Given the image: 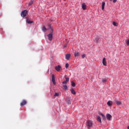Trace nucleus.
I'll return each instance as SVG.
<instances>
[{"label": "nucleus", "instance_id": "f257e3e1", "mask_svg": "<svg viewBox=\"0 0 129 129\" xmlns=\"http://www.w3.org/2000/svg\"><path fill=\"white\" fill-rule=\"evenodd\" d=\"M28 13V11L24 10L21 12V16L23 18L25 17H27V14Z\"/></svg>", "mask_w": 129, "mask_h": 129}, {"label": "nucleus", "instance_id": "f03ea898", "mask_svg": "<svg viewBox=\"0 0 129 129\" xmlns=\"http://www.w3.org/2000/svg\"><path fill=\"white\" fill-rule=\"evenodd\" d=\"M87 125L88 126V128L92 126V122L91 120H87Z\"/></svg>", "mask_w": 129, "mask_h": 129}, {"label": "nucleus", "instance_id": "7ed1b4c3", "mask_svg": "<svg viewBox=\"0 0 129 129\" xmlns=\"http://www.w3.org/2000/svg\"><path fill=\"white\" fill-rule=\"evenodd\" d=\"M48 40L49 41H52L53 40V34L52 33H50L47 35Z\"/></svg>", "mask_w": 129, "mask_h": 129}, {"label": "nucleus", "instance_id": "20e7f679", "mask_svg": "<svg viewBox=\"0 0 129 129\" xmlns=\"http://www.w3.org/2000/svg\"><path fill=\"white\" fill-rule=\"evenodd\" d=\"M102 64L104 66H106L107 65V62H106V59L105 57H104L102 60Z\"/></svg>", "mask_w": 129, "mask_h": 129}, {"label": "nucleus", "instance_id": "39448f33", "mask_svg": "<svg viewBox=\"0 0 129 129\" xmlns=\"http://www.w3.org/2000/svg\"><path fill=\"white\" fill-rule=\"evenodd\" d=\"M27 104V101L26 100H23L22 102L20 103L21 106H24V105H26Z\"/></svg>", "mask_w": 129, "mask_h": 129}, {"label": "nucleus", "instance_id": "423d86ee", "mask_svg": "<svg viewBox=\"0 0 129 129\" xmlns=\"http://www.w3.org/2000/svg\"><path fill=\"white\" fill-rule=\"evenodd\" d=\"M55 69L56 71H57V72H59L61 70V66H56L55 67Z\"/></svg>", "mask_w": 129, "mask_h": 129}, {"label": "nucleus", "instance_id": "0eeeda50", "mask_svg": "<svg viewBox=\"0 0 129 129\" xmlns=\"http://www.w3.org/2000/svg\"><path fill=\"white\" fill-rule=\"evenodd\" d=\"M82 8L83 10H84V11H85V10H86V8H87L86 4H85V3H83L82 4Z\"/></svg>", "mask_w": 129, "mask_h": 129}, {"label": "nucleus", "instance_id": "6e6552de", "mask_svg": "<svg viewBox=\"0 0 129 129\" xmlns=\"http://www.w3.org/2000/svg\"><path fill=\"white\" fill-rule=\"evenodd\" d=\"M106 116L107 119H108V120H110V119L112 117V116H111V115H110V114H107Z\"/></svg>", "mask_w": 129, "mask_h": 129}, {"label": "nucleus", "instance_id": "1a4fd4ad", "mask_svg": "<svg viewBox=\"0 0 129 129\" xmlns=\"http://www.w3.org/2000/svg\"><path fill=\"white\" fill-rule=\"evenodd\" d=\"M52 81L54 85L56 84V82L55 81V76L54 75H52Z\"/></svg>", "mask_w": 129, "mask_h": 129}, {"label": "nucleus", "instance_id": "9d476101", "mask_svg": "<svg viewBox=\"0 0 129 129\" xmlns=\"http://www.w3.org/2000/svg\"><path fill=\"white\" fill-rule=\"evenodd\" d=\"M115 103L117 105H120L121 104V102L120 101H118L117 100H114Z\"/></svg>", "mask_w": 129, "mask_h": 129}, {"label": "nucleus", "instance_id": "9b49d317", "mask_svg": "<svg viewBox=\"0 0 129 129\" xmlns=\"http://www.w3.org/2000/svg\"><path fill=\"white\" fill-rule=\"evenodd\" d=\"M71 57V54H67L66 55V59L67 60H69L70 59V57Z\"/></svg>", "mask_w": 129, "mask_h": 129}, {"label": "nucleus", "instance_id": "f8f14e48", "mask_svg": "<svg viewBox=\"0 0 129 129\" xmlns=\"http://www.w3.org/2000/svg\"><path fill=\"white\" fill-rule=\"evenodd\" d=\"M70 91L72 94H74V95H75V94H76V92H75V91L74 90V89L73 88L71 89Z\"/></svg>", "mask_w": 129, "mask_h": 129}, {"label": "nucleus", "instance_id": "ddd939ff", "mask_svg": "<svg viewBox=\"0 0 129 129\" xmlns=\"http://www.w3.org/2000/svg\"><path fill=\"white\" fill-rule=\"evenodd\" d=\"M107 104H108L109 106H111L112 105V101H108L107 103Z\"/></svg>", "mask_w": 129, "mask_h": 129}, {"label": "nucleus", "instance_id": "4468645a", "mask_svg": "<svg viewBox=\"0 0 129 129\" xmlns=\"http://www.w3.org/2000/svg\"><path fill=\"white\" fill-rule=\"evenodd\" d=\"M104 7H105V2L102 3V10L103 11L104 10Z\"/></svg>", "mask_w": 129, "mask_h": 129}, {"label": "nucleus", "instance_id": "2eb2a0df", "mask_svg": "<svg viewBox=\"0 0 129 129\" xmlns=\"http://www.w3.org/2000/svg\"><path fill=\"white\" fill-rule=\"evenodd\" d=\"M48 27H49V29H50V33H51V34H52V33H53V28H52V26L50 24L48 25Z\"/></svg>", "mask_w": 129, "mask_h": 129}, {"label": "nucleus", "instance_id": "dca6fc26", "mask_svg": "<svg viewBox=\"0 0 129 129\" xmlns=\"http://www.w3.org/2000/svg\"><path fill=\"white\" fill-rule=\"evenodd\" d=\"M97 120L101 123V118L99 116H97Z\"/></svg>", "mask_w": 129, "mask_h": 129}, {"label": "nucleus", "instance_id": "f3484780", "mask_svg": "<svg viewBox=\"0 0 129 129\" xmlns=\"http://www.w3.org/2000/svg\"><path fill=\"white\" fill-rule=\"evenodd\" d=\"M112 25H113V26H114L115 27H117V26H118V23L115 22H113Z\"/></svg>", "mask_w": 129, "mask_h": 129}, {"label": "nucleus", "instance_id": "a211bd4d", "mask_svg": "<svg viewBox=\"0 0 129 129\" xmlns=\"http://www.w3.org/2000/svg\"><path fill=\"white\" fill-rule=\"evenodd\" d=\"M78 56H79V52L78 51L75 52V57H78Z\"/></svg>", "mask_w": 129, "mask_h": 129}, {"label": "nucleus", "instance_id": "6ab92c4d", "mask_svg": "<svg viewBox=\"0 0 129 129\" xmlns=\"http://www.w3.org/2000/svg\"><path fill=\"white\" fill-rule=\"evenodd\" d=\"M62 87H63V89H64V90H67L68 87L66 85H63Z\"/></svg>", "mask_w": 129, "mask_h": 129}, {"label": "nucleus", "instance_id": "aec40b11", "mask_svg": "<svg viewBox=\"0 0 129 129\" xmlns=\"http://www.w3.org/2000/svg\"><path fill=\"white\" fill-rule=\"evenodd\" d=\"M72 86H73V87L76 86V84H75V83L73 81L72 82Z\"/></svg>", "mask_w": 129, "mask_h": 129}, {"label": "nucleus", "instance_id": "412c9836", "mask_svg": "<svg viewBox=\"0 0 129 129\" xmlns=\"http://www.w3.org/2000/svg\"><path fill=\"white\" fill-rule=\"evenodd\" d=\"M67 102H68V103H71V101H70V100L67 98L66 99Z\"/></svg>", "mask_w": 129, "mask_h": 129}, {"label": "nucleus", "instance_id": "4be33fe9", "mask_svg": "<svg viewBox=\"0 0 129 129\" xmlns=\"http://www.w3.org/2000/svg\"><path fill=\"white\" fill-rule=\"evenodd\" d=\"M42 31H43V32H46L47 31V28H46L45 26H43L42 28Z\"/></svg>", "mask_w": 129, "mask_h": 129}, {"label": "nucleus", "instance_id": "5701e85b", "mask_svg": "<svg viewBox=\"0 0 129 129\" xmlns=\"http://www.w3.org/2000/svg\"><path fill=\"white\" fill-rule=\"evenodd\" d=\"M64 78L66 80V81H67L68 82L69 81V78L66 77V76H64Z\"/></svg>", "mask_w": 129, "mask_h": 129}, {"label": "nucleus", "instance_id": "b1692460", "mask_svg": "<svg viewBox=\"0 0 129 129\" xmlns=\"http://www.w3.org/2000/svg\"><path fill=\"white\" fill-rule=\"evenodd\" d=\"M107 80L106 79H102V82H103V83H104L105 82H106Z\"/></svg>", "mask_w": 129, "mask_h": 129}, {"label": "nucleus", "instance_id": "393cba45", "mask_svg": "<svg viewBox=\"0 0 129 129\" xmlns=\"http://www.w3.org/2000/svg\"><path fill=\"white\" fill-rule=\"evenodd\" d=\"M33 1H31L29 2V6H32V5H33Z\"/></svg>", "mask_w": 129, "mask_h": 129}, {"label": "nucleus", "instance_id": "a878e982", "mask_svg": "<svg viewBox=\"0 0 129 129\" xmlns=\"http://www.w3.org/2000/svg\"><path fill=\"white\" fill-rule=\"evenodd\" d=\"M54 96H55V97H56V96H59V93H55Z\"/></svg>", "mask_w": 129, "mask_h": 129}, {"label": "nucleus", "instance_id": "bb28decb", "mask_svg": "<svg viewBox=\"0 0 129 129\" xmlns=\"http://www.w3.org/2000/svg\"><path fill=\"white\" fill-rule=\"evenodd\" d=\"M95 42L96 43H98V42H99V39L98 38H96L95 40Z\"/></svg>", "mask_w": 129, "mask_h": 129}, {"label": "nucleus", "instance_id": "cd10ccee", "mask_svg": "<svg viewBox=\"0 0 129 129\" xmlns=\"http://www.w3.org/2000/svg\"><path fill=\"white\" fill-rule=\"evenodd\" d=\"M69 67V64L66 63V69H68V68Z\"/></svg>", "mask_w": 129, "mask_h": 129}, {"label": "nucleus", "instance_id": "c85d7f7f", "mask_svg": "<svg viewBox=\"0 0 129 129\" xmlns=\"http://www.w3.org/2000/svg\"><path fill=\"white\" fill-rule=\"evenodd\" d=\"M27 24H33V21H27Z\"/></svg>", "mask_w": 129, "mask_h": 129}, {"label": "nucleus", "instance_id": "c756f323", "mask_svg": "<svg viewBox=\"0 0 129 129\" xmlns=\"http://www.w3.org/2000/svg\"><path fill=\"white\" fill-rule=\"evenodd\" d=\"M67 83H68V82H67L66 81H64L63 82H62V84H67Z\"/></svg>", "mask_w": 129, "mask_h": 129}, {"label": "nucleus", "instance_id": "7c9ffc66", "mask_svg": "<svg viewBox=\"0 0 129 129\" xmlns=\"http://www.w3.org/2000/svg\"><path fill=\"white\" fill-rule=\"evenodd\" d=\"M126 44L127 46H129V39L126 41Z\"/></svg>", "mask_w": 129, "mask_h": 129}, {"label": "nucleus", "instance_id": "2f4dec72", "mask_svg": "<svg viewBox=\"0 0 129 129\" xmlns=\"http://www.w3.org/2000/svg\"><path fill=\"white\" fill-rule=\"evenodd\" d=\"M102 116L103 117V119L104 120V119H105V115H104V114H102Z\"/></svg>", "mask_w": 129, "mask_h": 129}, {"label": "nucleus", "instance_id": "473e14b6", "mask_svg": "<svg viewBox=\"0 0 129 129\" xmlns=\"http://www.w3.org/2000/svg\"><path fill=\"white\" fill-rule=\"evenodd\" d=\"M111 2V1H113V3H115L117 1V0H110Z\"/></svg>", "mask_w": 129, "mask_h": 129}, {"label": "nucleus", "instance_id": "72a5a7b5", "mask_svg": "<svg viewBox=\"0 0 129 129\" xmlns=\"http://www.w3.org/2000/svg\"><path fill=\"white\" fill-rule=\"evenodd\" d=\"M82 58H85V54H83L82 55Z\"/></svg>", "mask_w": 129, "mask_h": 129}, {"label": "nucleus", "instance_id": "f704fd0d", "mask_svg": "<svg viewBox=\"0 0 129 129\" xmlns=\"http://www.w3.org/2000/svg\"><path fill=\"white\" fill-rule=\"evenodd\" d=\"M102 114H102V113H100V115H102Z\"/></svg>", "mask_w": 129, "mask_h": 129}, {"label": "nucleus", "instance_id": "c9c22d12", "mask_svg": "<svg viewBox=\"0 0 129 129\" xmlns=\"http://www.w3.org/2000/svg\"><path fill=\"white\" fill-rule=\"evenodd\" d=\"M63 47L66 48V47H67V45H64Z\"/></svg>", "mask_w": 129, "mask_h": 129}, {"label": "nucleus", "instance_id": "e433bc0d", "mask_svg": "<svg viewBox=\"0 0 129 129\" xmlns=\"http://www.w3.org/2000/svg\"><path fill=\"white\" fill-rule=\"evenodd\" d=\"M127 129H129V126H127Z\"/></svg>", "mask_w": 129, "mask_h": 129}]
</instances>
